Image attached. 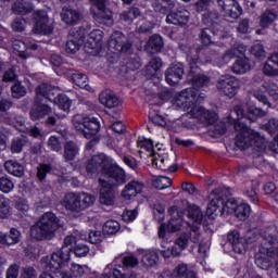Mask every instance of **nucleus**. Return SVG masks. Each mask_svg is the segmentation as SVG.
Returning a JSON list of instances; mask_svg holds the SVG:
<instances>
[{
    "instance_id": "nucleus-60",
    "label": "nucleus",
    "mask_w": 278,
    "mask_h": 278,
    "mask_svg": "<svg viewBox=\"0 0 278 278\" xmlns=\"http://www.w3.org/2000/svg\"><path fill=\"white\" fill-rule=\"evenodd\" d=\"M122 263L124 268H136L140 264V261L134 255H127L122 258Z\"/></svg>"
},
{
    "instance_id": "nucleus-14",
    "label": "nucleus",
    "mask_w": 278,
    "mask_h": 278,
    "mask_svg": "<svg viewBox=\"0 0 278 278\" xmlns=\"http://www.w3.org/2000/svg\"><path fill=\"white\" fill-rule=\"evenodd\" d=\"M162 58L160 56H154L151 59L149 64L146 66L143 71V75L146 79L153 81V84H157L162 80Z\"/></svg>"
},
{
    "instance_id": "nucleus-38",
    "label": "nucleus",
    "mask_w": 278,
    "mask_h": 278,
    "mask_svg": "<svg viewBox=\"0 0 278 278\" xmlns=\"http://www.w3.org/2000/svg\"><path fill=\"white\" fill-rule=\"evenodd\" d=\"M79 154V147L74 141H67L64 146L65 162H73Z\"/></svg>"
},
{
    "instance_id": "nucleus-49",
    "label": "nucleus",
    "mask_w": 278,
    "mask_h": 278,
    "mask_svg": "<svg viewBox=\"0 0 278 278\" xmlns=\"http://www.w3.org/2000/svg\"><path fill=\"white\" fill-rule=\"evenodd\" d=\"M11 94L13 99H23L27 94V88L24 87L21 80H15L14 85L11 87Z\"/></svg>"
},
{
    "instance_id": "nucleus-29",
    "label": "nucleus",
    "mask_w": 278,
    "mask_h": 278,
    "mask_svg": "<svg viewBox=\"0 0 278 278\" xmlns=\"http://www.w3.org/2000/svg\"><path fill=\"white\" fill-rule=\"evenodd\" d=\"M162 49H164V38L159 34L152 35L144 47L147 53H150L151 55L160 53Z\"/></svg>"
},
{
    "instance_id": "nucleus-10",
    "label": "nucleus",
    "mask_w": 278,
    "mask_h": 278,
    "mask_svg": "<svg viewBox=\"0 0 278 278\" xmlns=\"http://www.w3.org/2000/svg\"><path fill=\"white\" fill-rule=\"evenodd\" d=\"M33 31L37 36H51L53 27L49 25V13L47 10H37L31 15Z\"/></svg>"
},
{
    "instance_id": "nucleus-8",
    "label": "nucleus",
    "mask_w": 278,
    "mask_h": 278,
    "mask_svg": "<svg viewBox=\"0 0 278 278\" xmlns=\"http://www.w3.org/2000/svg\"><path fill=\"white\" fill-rule=\"evenodd\" d=\"M106 162L108 155L101 153L83 161L78 168L81 175H86L89 179H97L99 173L102 175Z\"/></svg>"
},
{
    "instance_id": "nucleus-54",
    "label": "nucleus",
    "mask_w": 278,
    "mask_h": 278,
    "mask_svg": "<svg viewBox=\"0 0 278 278\" xmlns=\"http://www.w3.org/2000/svg\"><path fill=\"white\" fill-rule=\"evenodd\" d=\"M94 201H97L94 195L90 193H83V195H80V211L84 212V210H88V207L94 205Z\"/></svg>"
},
{
    "instance_id": "nucleus-27",
    "label": "nucleus",
    "mask_w": 278,
    "mask_h": 278,
    "mask_svg": "<svg viewBox=\"0 0 278 278\" xmlns=\"http://www.w3.org/2000/svg\"><path fill=\"white\" fill-rule=\"evenodd\" d=\"M99 101L101 105L109 108V110H112V108H118V105H121V99H118V96L114 94V91L110 89H105L99 94Z\"/></svg>"
},
{
    "instance_id": "nucleus-31",
    "label": "nucleus",
    "mask_w": 278,
    "mask_h": 278,
    "mask_svg": "<svg viewBox=\"0 0 278 278\" xmlns=\"http://www.w3.org/2000/svg\"><path fill=\"white\" fill-rule=\"evenodd\" d=\"M202 23L203 25H206L210 29H218L223 31V25H220V15L216 12L206 11L204 14H202Z\"/></svg>"
},
{
    "instance_id": "nucleus-62",
    "label": "nucleus",
    "mask_w": 278,
    "mask_h": 278,
    "mask_svg": "<svg viewBox=\"0 0 278 278\" xmlns=\"http://www.w3.org/2000/svg\"><path fill=\"white\" fill-rule=\"evenodd\" d=\"M70 271H72V277L74 278H81L86 274V267L77 264H73L70 267Z\"/></svg>"
},
{
    "instance_id": "nucleus-16",
    "label": "nucleus",
    "mask_w": 278,
    "mask_h": 278,
    "mask_svg": "<svg viewBox=\"0 0 278 278\" xmlns=\"http://www.w3.org/2000/svg\"><path fill=\"white\" fill-rule=\"evenodd\" d=\"M103 36L105 34L101 29H94L89 34L87 42H85L86 53H99L100 49H103Z\"/></svg>"
},
{
    "instance_id": "nucleus-52",
    "label": "nucleus",
    "mask_w": 278,
    "mask_h": 278,
    "mask_svg": "<svg viewBox=\"0 0 278 278\" xmlns=\"http://www.w3.org/2000/svg\"><path fill=\"white\" fill-rule=\"evenodd\" d=\"M173 8H175V2H173V0H161L155 7V11L160 12V14H168Z\"/></svg>"
},
{
    "instance_id": "nucleus-28",
    "label": "nucleus",
    "mask_w": 278,
    "mask_h": 278,
    "mask_svg": "<svg viewBox=\"0 0 278 278\" xmlns=\"http://www.w3.org/2000/svg\"><path fill=\"white\" fill-rule=\"evenodd\" d=\"M97 10L98 11L93 13V18L97 23L114 25V14L112 13V10L108 9L105 4L104 7H98Z\"/></svg>"
},
{
    "instance_id": "nucleus-36",
    "label": "nucleus",
    "mask_w": 278,
    "mask_h": 278,
    "mask_svg": "<svg viewBox=\"0 0 278 278\" xmlns=\"http://www.w3.org/2000/svg\"><path fill=\"white\" fill-rule=\"evenodd\" d=\"M12 12L13 14H17V16L31 14V12H34V4L25 0H17L12 4Z\"/></svg>"
},
{
    "instance_id": "nucleus-42",
    "label": "nucleus",
    "mask_w": 278,
    "mask_h": 278,
    "mask_svg": "<svg viewBox=\"0 0 278 278\" xmlns=\"http://www.w3.org/2000/svg\"><path fill=\"white\" fill-rule=\"evenodd\" d=\"M239 220H247L251 216V205L247 202H241L232 213Z\"/></svg>"
},
{
    "instance_id": "nucleus-12",
    "label": "nucleus",
    "mask_w": 278,
    "mask_h": 278,
    "mask_svg": "<svg viewBox=\"0 0 278 278\" xmlns=\"http://www.w3.org/2000/svg\"><path fill=\"white\" fill-rule=\"evenodd\" d=\"M84 42H86V28H72L67 37V42L65 45L66 53L75 55V53L81 49Z\"/></svg>"
},
{
    "instance_id": "nucleus-56",
    "label": "nucleus",
    "mask_w": 278,
    "mask_h": 278,
    "mask_svg": "<svg viewBox=\"0 0 278 278\" xmlns=\"http://www.w3.org/2000/svg\"><path fill=\"white\" fill-rule=\"evenodd\" d=\"M255 264L261 270H268V268H270V260L266 254H256Z\"/></svg>"
},
{
    "instance_id": "nucleus-58",
    "label": "nucleus",
    "mask_w": 278,
    "mask_h": 278,
    "mask_svg": "<svg viewBox=\"0 0 278 278\" xmlns=\"http://www.w3.org/2000/svg\"><path fill=\"white\" fill-rule=\"evenodd\" d=\"M140 66H142V60L138 55L134 58H128L126 61L127 71H138Z\"/></svg>"
},
{
    "instance_id": "nucleus-57",
    "label": "nucleus",
    "mask_w": 278,
    "mask_h": 278,
    "mask_svg": "<svg viewBox=\"0 0 278 278\" xmlns=\"http://www.w3.org/2000/svg\"><path fill=\"white\" fill-rule=\"evenodd\" d=\"M7 242L8 247H12V244H18L21 242V231L16 228H11L10 233H7Z\"/></svg>"
},
{
    "instance_id": "nucleus-35",
    "label": "nucleus",
    "mask_w": 278,
    "mask_h": 278,
    "mask_svg": "<svg viewBox=\"0 0 278 278\" xmlns=\"http://www.w3.org/2000/svg\"><path fill=\"white\" fill-rule=\"evenodd\" d=\"M61 18L65 25H77L78 21H81V13L75 9H63Z\"/></svg>"
},
{
    "instance_id": "nucleus-41",
    "label": "nucleus",
    "mask_w": 278,
    "mask_h": 278,
    "mask_svg": "<svg viewBox=\"0 0 278 278\" xmlns=\"http://www.w3.org/2000/svg\"><path fill=\"white\" fill-rule=\"evenodd\" d=\"M108 278H138V274L131 271L130 274L125 273V267L118 266L114 267L111 273L104 274Z\"/></svg>"
},
{
    "instance_id": "nucleus-59",
    "label": "nucleus",
    "mask_w": 278,
    "mask_h": 278,
    "mask_svg": "<svg viewBox=\"0 0 278 278\" xmlns=\"http://www.w3.org/2000/svg\"><path fill=\"white\" fill-rule=\"evenodd\" d=\"M138 147L143 151H148V153H153V151H155V144L153 143V140L148 138H143L142 140H139Z\"/></svg>"
},
{
    "instance_id": "nucleus-21",
    "label": "nucleus",
    "mask_w": 278,
    "mask_h": 278,
    "mask_svg": "<svg viewBox=\"0 0 278 278\" xmlns=\"http://www.w3.org/2000/svg\"><path fill=\"white\" fill-rule=\"evenodd\" d=\"M59 92L60 89H58V87L48 83H41L36 88V96L39 98L43 97V99L51 101V103H54V101L58 99V94H60Z\"/></svg>"
},
{
    "instance_id": "nucleus-23",
    "label": "nucleus",
    "mask_w": 278,
    "mask_h": 278,
    "mask_svg": "<svg viewBox=\"0 0 278 278\" xmlns=\"http://www.w3.org/2000/svg\"><path fill=\"white\" fill-rule=\"evenodd\" d=\"M39 99L40 98L37 96L29 112L31 121H40V118H45V116L51 114V106L43 104Z\"/></svg>"
},
{
    "instance_id": "nucleus-55",
    "label": "nucleus",
    "mask_w": 278,
    "mask_h": 278,
    "mask_svg": "<svg viewBox=\"0 0 278 278\" xmlns=\"http://www.w3.org/2000/svg\"><path fill=\"white\" fill-rule=\"evenodd\" d=\"M74 255L76 257H86L88 253H90V248L86 243H77L75 242L74 248H72Z\"/></svg>"
},
{
    "instance_id": "nucleus-24",
    "label": "nucleus",
    "mask_w": 278,
    "mask_h": 278,
    "mask_svg": "<svg viewBox=\"0 0 278 278\" xmlns=\"http://www.w3.org/2000/svg\"><path fill=\"white\" fill-rule=\"evenodd\" d=\"M227 241L229 242V244H231L232 251L235 253L242 255V253L247 251L244 245V239L242 238V236H240V231L230 230L227 235Z\"/></svg>"
},
{
    "instance_id": "nucleus-11",
    "label": "nucleus",
    "mask_w": 278,
    "mask_h": 278,
    "mask_svg": "<svg viewBox=\"0 0 278 278\" xmlns=\"http://www.w3.org/2000/svg\"><path fill=\"white\" fill-rule=\"evenodd\" d=\"M216 88L220 94L233 99L238 94V90H240V81L236 76L223 75L217 80Z\"/></svg>"
},
{
    "instance_id": "nucleus-3",
    "label": "nucleus",
    "mask_w": 278,
    "mask_h": 278,
    "mask_svg": "<svg viewBox=\"0 0 278 278\" xmlns=\"http://www.w3.org/2000/svg\"><path fill=\"white\" fill-rule=\"evenodd\" d=\"M229 197H231V192H229L228 189H214L210 194L211 201L206 207V216H208V218H216V216H218V214H216L218 210L233 214L240 204H238V200Z\"/></svg>"
},
{
    "instance_id": "nucleus-45",
    "label": "nucleus",
    "mask_w": 278,
    "mask_h": 278,
    "mask_svg": "<svg viewBox=\"0 0 278 278\" xmlns=\"http://www.w3.org/2000/svg\"><path fill=\"white\" fill-rule=\"evenodd\" d=\"M152 186L156 190H166L173 186V179L166 176H156L152 179Z\"/></svg>"
},
{
    "instance_id": "nucleus-15",
    "label": "nucleus",
    "mask_w": 278,
    "mask_h": 278,
    "mask_svg": "<svg viewBox=\"0 0 278 278\" xmlns=\"http://www.w3.org/2000/svg\"><path fill=\"white\" fill-rule=\"evenodd\" d=\"M168 214L170 216L167 222V232L168 233H177V231L181 230L184 227V211L179 210V206L173 205L168 208Z\"/></svg>"
},
{
    "instance_id": "nucleus-40",
    "label": "nucleus",
    "mask_w": 278,
    "mask_h": 278,
    "mask_svg": "<svg viewBox=\"0 0 278 278\" xmlns=\"http://www.w3.org/2000/svg\"><path fill=\"white\" fill-rule=\"evenodd\" d=\"M138 16H142V12L138 7H130L127 11H124L119 18L121 21H125L126 23H134Z\"/></svg>"
},
{
    "instance_id": "nucleus-37",
    "label": "nucleus",
    "mask_w": 278,
    "mask_h": 278,
    "mask_svg": "<svg viewBox=\"0 0 278 278\" xmlns=\"http://www.w3.org/2000/svg\"><path fill=\"white\" fill-rule=\"evenodd\" d=\"M4 168L9 175L13 177H23L25 175V167L18 161L9 160L4 163Z\"/></svg>"
},
{
    "instance_id": "nucleus-44",
    "label": "nucleus",
    "mask_w": 278,
    "mask_h": 278,
    "mask_svg": "<svg viewBox=\"0 0 278 278\" xmlns=\"http://www.w3.org/2000/svg\"><path fill=\"white\" fill-rule=\"evenodd\" d=\"M53 103L59 108V110H62L63 112H71L73 100H71V98H68V96L65 93H60L56 96V99Z\"/></svg>"
},
{
    "instance_id": "nucleus-32",
    "label": "nucleus",
    "mask_w": 278,
    "mask_h": 278,
    "mask_svg": "<svg viewBox=\"0 0 278 278\" xmlns=\"http://www.w3.org/2000/svg\"><path fill=\"white\" fill-rule=\"evenodd\" d=\"M40 264L43 268V273L39 278H55V265L53 264V254L50 256L41 257Z\"/></svg>"
},
{
    "instance_id": "nucleus-34",
    "label": "nucleus",
    "mask_w": 278,
    "mask_h": 278,
    "mask_svg": "<svg viewBox=\"0 0 278 278\" xmlns=\"http://www.w3.org/2000/svg\"><path fill=\"white\" fill-rule=\"evenodd\" d=\"M278 14L275 9H266L260 16L258 25L262 29H268L275 21H277Z\"/></svg>"
},
{
    "instance_id": "nucleus-25",
    "label": "nucleus",
    "mask_w": 278,
    "mask_h": 278,
    "mask_svg": "<svg viewBox=\"0 0 278 278\" xmlns=\"http://www.w3.org/2000/svg\"><path fill=\"white\" fill-rule=\"evenodd\" d=\"M63 206L67 212H81V194L70 192L63 199Z\"/></svg>"
},
{
    "instance_id": "nucleus-4",
    "label": "nucleus",
    "mask_w": 278,
    "mask_h": 278,
    "mask_svg": "<svg viewBox=\"0 0 278 278\" xmlns=\"http://www.w3.org/2000/svg\"><path fill=\"white\" fill-rule=\"evenodd\" d=\"M73 125L80 136L90 140L86 144V150L92 151V148L99 142V139L94 138V136L101 131V122H99V118L90 115L77 114L73 117Z\"/></svg>"
},
{
    "instance_id": "nucleus-6",
    "label": "nucleus",
    "mask_w": 278,
    "mask_h": 278,
    "mask_svg": "<svg viewBox=\"0 0 278 278\" xmlns=\"http://www.w3.org/2000/svg\"><path fill=\"white\" fill-rule=\"evenodd\" d=\"M109 51L113 53L109 58L110 64H116L118 58L123 53H129L131 51L132 43L127 41V37L122 31H114L109 39Z\"/></svg>"
},
{
    "instance_id": "nucleus-64",
    "label": "nucleus",
    "mask_w": 278,
    "mask_h": 278,
    "mask_svg": "<svg viewBox=\"0 0 278 278\" xmlns=\"http://www.w3.org/2000/svg\"><path fill=\"white\" fill-rule=\"evenodd\" d=\"M13 31H25V18L23 17H16L12 25H11Z\"/></svg>"
},
{
    "instance_id": "nucleus-51",
    "label": "nucleus",
    "mask_w": 278,
    "mask_h": 278,
    "mask_svg": "<svg viewBox=\"0 0 278 278\" xmlns=\"http://www.w3.org/2000/svg\"><path fill=\"white\" fill-rule=\"evenodd\" d=\"M10 199L3 194L0 195V218H8L10 216Z\"/></svg>"
},
{
    "instance_id": "nucleus-1",
    "label": "nucleus",
    "mask_w": 278,
    "mask_h": 278,
    "mask_svg": "<svg viewBox=\"0 0 278 278\" xmlns=\"http://www.w3.org/2000/svg\"><path fill=\"white\" fill-rule=\"evenodd\" d=\"M187 60L189 61V74L187 79L192 87L181 90L178 93L177 101L184 110H189L193 118H200L205 125H216L218 114L201 106L205 98L201 96L199 88H205V86L210 84V77L199 73V71H201V68H199L201 64L199 56L187 55Z\"/></svg>"
},
{
    "instance_id": "nucleus-5",
    "label": "nucleus",
    "mask_w": 278,
    "mask_h": 278,
    "mask_svg": "<svg viewBox=\"0 0 278 278\" xmlns=\"http://www.w3.org/2000/svg\"><path fill=\"white\" fill-rule=\"evenodd\" d=\"M62 227L60 218L53 212H46L39 220L30 227V237L34 240H51L58 229Z\"/></svg>"
},
{
    "instance_id": "nucleus-48",
    "label": "nucleus",
    "mask_w": 278,
    "mask_h": 278,
    "mask_svg": "<svg viewBox=\"0 0 278 278\" xmlns=\"http://www.w3.org/2000/svg\"><path fill=\"white\" fill-rule=\"evenodd\" d=\"M142 262L147 268H153V266H157V262H160V254L155 251H150L144 254Z\"/></svg>"
},
{
    "instance_id": "nucleus-26",
    "label": "nucleus",
    "mask_w": 278,
    "mask_h": 278,
    "mask_svg": "<svg viewBox=\"0 0 278 278\" xmlns=\"http://www.w3.org/2000/svg\"><path fill=\"white\" fill-rule=\"evenodd\" d=\"M188 21H190V12L186 10L170 12L166 16V23H168V25H179L184 27V25H188Z\"/></svg>"
},
{
    "instance_id": "nucleus-33",
    "label": "nucleus",
    "mask_w": 278,
    "mask_h": 278,
    "mask_svg": "<svg viewBox=\"0 0 278 278\" xmlns=\"http://www.w3.org/2000/svg\"><path fill=\"white\" fill-rule=\"evenodd\" d=\"M235 75H244L251 71V61L247 56H238L231 67Z\"/></svg>"
},
{
    "instance_id": "nucleus-46",
    "label": "nucleus",
    "mask_w": 278,
    "mask_h": 278,
    "mask_svg": "<svg viewBox=\"0 0 278 278\" xmlns=\"http://www.w3.org/2000/svg\"><path fill=\"white\" fill-rule=\"evenodd\" d=\"M27 144V137H14L11 141L10 151L13 154L23 153V149Z\"/></svg>"
},
{
    "instance_id": "nucleus-13",
    "label": "nucleus",
    "mask_w": 278,
    "mask_h": 278,
    "mask_svg": "<svg viewBox=\"0 0 278 278\" xmlns=\"http://www.w3.org/2000/svg\"><path fill=\"white\" fill-rule=\"evenodd\" d=\"M218 31H223L220 27H217V28L205 27L200 30L199 38L202 46L197 47L195 55H193V58L198 56L199 59H201V55H203V53L207 51V47H210V45H214V39L212 38L213 36H218Z\"/></svg>"
},
{
    "instance_id": "nucleus-30",
    "label": "nucleus",
    "mask_w": 278,
    "mask_h": 278,
    "mask_svg": "<svg viewBox=\"0 0 278 278\" xmlns=\"http://www.w3.org/2000/svg\"><path fill=\"white\" fill-rule=\"evenodd\" d=\"M263 73L267 77H278V52L267 59L263 66Z\"/></svg>"
},
{
    "instance_id": "nucleus-50",
    "label": "nucleus",
    "mask_w": 278,
    "mask_h": 278,
    "mask_svg": "<svg viewBox=\"0 0 278 278\" xmlns=\"http://www.w3.org/2000/svg\"><path fill=\"white\" fill-rule=\"evenodd\" d=\"M51 170H53V167L51 166V164L41 163L37 167V179L41 182L45 181L47 179V175H49Z\"/></svg>"
},
{
    "instance_id": "nucleus-2",
    "label": "nucleus",
    "mask_w": 278,
    "mask_h": 278,
    "mask_svg": "<svg viewBox=\"0 0 278 278\" xmlns=\"http://www.w3.org/2000/svg\"><path fill=\"white\" fill-rule=\"evenodd\" d=\"M247 119V113L242 105H236L230 114L227 116L229 125H233L237 136L235 138V146L240 151H247L250 147H261L264 144V137L251 127L247 123L242 122Z\"/></svg>"
},
{
    "instance_id": "nucleus-7",
    "label": "nucleus",
    "mask_w": 278,
    "mask_h": 278,
    "mask_svg": "<svg viewBox=\"0 0 278 278\" xmlns=\"http://www.w3.org/2000/svg\"><path fill=\"white\" fill-rule=\"evenodd\" d=\"M102 177L106 180V184L118 188V186H125L127 184V173L123 167L116 163H112L110 159H106V163L102 167Z\"/></svg>"
},
{
    "instance_id": "nucleus-17",
    "label": "nucleus",
    "mask_w": 278,
    "mask_h": 278,
    "mask_svg": "<svg viewBox=\"0 0 278 278\" xmlns=\"http://www.w3.org/2000/svg\"><path fill=\"white\" fill-rule=\"evenodd\" d=\"M186 71L184 70V63L172 64L165 71V81L168 86H177L181 79H184Z\"/></svg>"
},
{
    "instance_id": "nucleus-43",
    "label": "nucleus",
    "mask_w": 278,
    "mask_h": 278,
    "mask_svg": "<svg viewBox=\"0 0 278 278\" xmlns=\"http://www.w3.org/2000/svg\"><path fill=\"white\" fill-rule=\"evenodd\" d=\"M72 80L75 86H78V88H81L83 90H88V92H90L92 87H90L88 76L86 74L75 73L72 75Z\"/></svg>"
},
{
    "instance_id": "nucleus-53",
    "label": "nucleus",
    "mask_w": 278,
    "mask_h": 278,
    "mask_svg": "<svg viewBox=\"0 0 278 278\" xmlns=\"http://www.w3.org/2000/svg\"><path fill=\"white\" fill-rule=\"evenodd\" d=\"M12 190H14V182L12 179L8 178L7 176L0 177V192L10 194Z\"/></svg>"
},
{
    "instance_id": "nucleus-22",
    "label": "nucleus",
    "mask_w": 278,
    "mask_h": 278,
    "mask_svg": "<svg viewBox=\"0 0 278 278\" xmlns=\"http://www.w3.org/2000/svg\"><path fill=\"white\" fill-rule=\"evenodd\" d=\"M142 190H144V184L142 181L132 179L125 185L124 189L122 190V197L126 201H131V199H134V197H138Z\"/></svg>"
},
{
    "instance_id": "nucleus-20",
    "label": "nucleus",
    "mask_w": 278,
    "mask_h": 278,
    "mask_svg": "<svg viewBox=\"0 0 278 278\" xmlns=\"http://www.w3.org/2000/svg\"><path fill=\"white\" fill-rule=\"evenodd\" d=\"M159 278H197V275L188 269L187 264L180 263L172 271L168 269L164 270Z\"/></svg>"
},
{
    "instance_id": "nucleus-63",
    "label": "nucleus",
    "mask_w": 278,
    "mask_h": 278,
    "mask_svg": "<svg viewBox=\"0 0 278 278\" xmlns=\"http://www.w3.org/2000/svg\"><path fill=\"white\" fill-rule=\"evenodd\" d=\"M265 130L270 135H275L278 131V119L271 118L265 124Z\"/></svg>"
},
{
    "instance_id": "nucleus-19",
    "label": "nucleus",
    "mask_w": 278,
    "mask_h": 278,
    "mask_svg": "<svg viewBox=\"0 0 278 278\" xmlns=\"http://www.w3.org/2000/svg\"><path fill=\"white\" fill-rule=\"evenodd\" d=\"M217 4L229 18H240L242 16V7L236 0H217Z\"/></svg>"
},
{
    "instance_id": "nucleus-61",
    "label": "nucleus",
    "mask_w": 278,
    "mask_h": 278,
    "mask_svg": "<svg viewBox=\"0 0 278 278\" xmlns=\"http://www.w3.org/2000/svg\"><path fill=\"white\" fill-rule=\"evenodd\" d=\"M90 244H101L103 242V232L100 230H91L88 235Z\"/></svg>"
},
{
    "instance_id": "nucleus-18",
    "label": "nucleus",
    "mask_w": 278,
    "mask_h": 278,
    "mask_svg": "<svg viewBox=\"0 0 278 278\" xmlns=\"http://www.w3.org/2000/svg\"><path fill=\"white\" fill-rule=\"evenodd\" d=\"M98 184L100 186V203L102 205H114V188L116 187L110 185V182L103 178H99Z\"/></svg>"
},
{
    "instance_id": "nucleus-47",
    "label": "nucleus",
    "mask_w": 278,
    "mask_h": 278,
    "mask_svg": "<svg viewBox=\"0 0 278 278\" xmlns=\"http://www.w3.org/2000/svg\"><path fill=\"white\" fill-rule=\"evenodd\" d=\"M119 230L121 223L114 219L108 220L102 227L104 236H114V233H118Z\"/></svg>"
},
{
    "instance_id": "nucleus-9",
    "label": "nucleus",
    "mask_w": 278,
    "mask_h": 278,
    "mask_svg": "<svg viewBox=\"0 0 278 278\" xmlns=\"http://www.w3.org/2000/svg\"><path fill=\"white\" fill-rule=\"evenodd\" d=\"M52 264H54V275L61 278H75L70 269L71 254L63 250L52 253Z\"/></svg>"
},
{
    "instance_id": "nucleus-39",
    "label": "nucleus",
    "mask_w": 278,
    "mask_h": 278,
    "mask_svg": "<svg viewBox=\"0 0 278 278\" xmlns=\"http://www.w3.org/2000/svg\"><path fill=\"white\" fill-rule=\"evenodd\" d=\"M266 116V112L262 110V108H257L255 105H250L245 112V121H250V123H255L257 118H264Z\"/></svg>"
}]
</instances>
